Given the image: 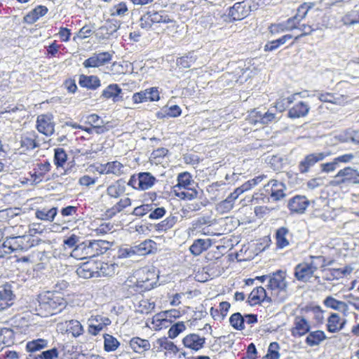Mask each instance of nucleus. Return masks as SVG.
I'll return each instance as SVG.
<instances>
[{
    "label": "nucleus",
    "mask_w": 359,
    "mask_h": 359,
    "mask_svg": "<svg viewBox=\"0 0 359 359\" xmlns=\"http://www.w3.org/2000/svg\"><path fill=\"white\" fill-rule=\"evenodd\" d=\"M37 315L46 317L60 312L66 306V301L57 292L46 291L39 295Z\"/></svg>",
    "instance_id": "obj_1"
},
{
    "label": "nucleus",
    "mask_w": 359,
    "mask_h": 359,
    "mask_svg": "<svg viewBox=\"0 0 359 359\" xmlns=\"http://www.w3.org/2000/svg\"><path fill=\"white\" fill-rule=\"evenodd\" d=\"M109 249V243L103 240L85 241L74 248L71 256L76 259H84L102 255Z\"/></svg>",
    "instance_id": "obj_2"
},
{
    "label": "nucleus",
    "mask_w": 359,
    "mask_h": 359,
    "mask_svg": "<svg viewBox=\"0 0 359 359\" xmlns=\"http://www.w3.org/2000/svg\"><path fill=\"white\" fill-rule=\"evenodd\" d=\"M285 276V272L281 270L269 274L267 287L273 291L272 294L275 296L274 301L278 303L284 302L287 297Z\"/></svg>",
    "instance_id": "obj_3"
},
{
    "label": "nucleus",
    "mask_w": 359,
    "mask_h": 359,
    "mask_svg": "<svg viewBox=\"0 0 359 359\" xmlns=\"http://www.w3.org/2000/svg\"><path fill=\"white\" fill-rule=\"evenodd\" d=\"M173 20L170 18L165 11H156L149 10L140 19V26L142 29H149L154 23H170Z\"/></svg>",
    "instance_id": "obj_4"
},
{
    "label": "nucleus",
    "mask_w": 359,
    "mask_h": 359,
    "mask_svg": "<svg viewBox=\"0 0 359 359\" xmlns=\"http://www.w3.org/2000/svg\"><path fill=\"white\" fill-rule=\"evenodd\" d=\"M126 190L125 181L118 180L107 187L105 194L101 196L102 202L105 207L111 205L114 200L119 198L126 192Z\"/></svg>",
    "instance_id": "obj_5"
},
{
    "label": "nucleus",
    "mask_w": 359,
    "mask_h": 359,
    "mask_svg": "<svg viewBox=\"0 0 359 359\" xmlns=\"http://www.w3.org/2000/svg\"><path fill=\"white\" fill-rule=\"evenodd\" d=\"M331 184L334 186L359 184V172L352 167H346L337 173Z\"/></svg>",
    "instance_id": "obj_6"
},
{
    "label": "nucleus",
    "mask_w": 359,
    "mask_h": 359,
    "mask_svg": "<svg viewBox=\"0 0 359 359\" xmlns=\"http://www.w3.org/2000/svg\"><path fill=\"white\" fill-rule=\"evenodd\" d=\"M156 182L157 180L151 173L142 172L133 175L127 184L135 189L145 191L151 189Z\"/></svg>",
    "instance_id": "obj_7"
},
{
    "label": "nucleus",
    "mask_w": 359,
    "mask_h": 359,
    "mask_svg": "<svg viewBox=\"0 0 359 359\" xmlns=\"http://www.w3.org/2000/svg\"><path fill=\"white\" fill-rule=\"evenodd\" d=\"M330 155V152H318L305 156L298 165L299 171L302 174L308 172L311 167L318 162L322 161Z\"/></svg>",
    "instance_id": "obj_8"
},
{
    "label": "nucleus",
    "mask_w": 359,
    "mask_h": 359,
    "mask_svg": "<svg viewBox=\"0 0 359 359\" xmlns=\"http://www.w3.org/2000/svg\"><path fill=\"white\" fill-rule=\"evenodd\" d=\"M36 129L46 136H50L55 131L53 116L50 114H41L36 119Z\"/></svg>",
    "instance_id": "obj_9"
},
{
    "label": "nucleus",
    "mask_w": 359,
    "mask_h": 359,
    "mask_svg": "<svg viewBox=\"0 0 359 359\" xmlns=\"http://www.w3.org/2000/svg\"><path fill=\"white\" fill-rule=\"evenodd\" d=\"M264 189L266 192L270 195L271 198L274 201H280L286 196L285 193L286 190L285 184L276 180H270L264 186Z\"/></svg>",
    "instance_id": "obj_10"
},
{
    "label": "nucleus",
    "mask_w": 359,
    "mask_h": 359,
    "mask_svg": "<svg viewBox=\"0 0 359 359\" xmlns=\"http://www.w3.org/2000/svg\"><path fill=\"white\" fill-rule=\"evenodd\" d=\"M88 332L89 334L96 336L101 332L107 325L111 324V320L109 318L103 317L101 316H92L88 319Z\"/></svg>",
    "instance_id": "obj_11"
},
{
    "label": "nucleus",
    "mask_w": 359,
    "mask_h": 359,
    "mask_svg": "<svg viewBox=\"0 0 359 359\" xmlns=\"http://www.w3.org/2000/svg\"><path fill=\"white\" fill-rule=\"evenodd\" d=\"M112 55L108 52H102L98 54H93L86 60L83 65L85 67H98L102 66L111 60Z\"/></svg>",
    "instance_id": "obj_12"
},
{
    "label": "nucleus",
    "mask_w": 359,
    "mask_h": 359,
    "mask_svg": "<svg viewBox=\"0 0 359 359\" xmlns=\"http://www.w3.org/2000/svg\"><path fill=\"white\" fill-rule=\"evenodd\" d=\"M314 273L307 262L299 263L294 268V277L304 283L309 281Z\"/></svg>",
    "instance_id": "obj_13"
},
{
    "label": "nucleus",
    "mask_w": 359,
    "mask_h": 359,
    "mask_svg": "<svg viewBox=\"0 0 359 359\" xmlns=\"http://www.w3.org/2000/svg\"><path fill=\"white\" fill-rule=\"evenodd\" d=\"M97 267L95 264V261L91 260L83 263L76 269V274L83 278H98L99 274H97Z\"/></svg>",
    "instance_id": "obj_14"
},
{
    "label": "nucleus",
    "mask_w": 359,
    "mask_h": 359,
    "mask_svg": "<svg viewBox=\"0 0 359 359\" xmlns=\"http://www.w3.org/2000/svg\"><path fill=\"white\" fill-rule=\"evenodd\" d=\"M250 6L245 1L237 2L229 8V15L233 20H241L248 15Z\"/></svg>",
    "instance_id": "obj_15"
},
{
    "label": "nucleus",
    "mask_w": 359,
    "mask_h": 359,
    "mask_svg": "<svg viewBox=\"0 0 359 359\" xmlns=\"http://www.w3.org/2000/svg\"><path fill=\"white\" fill-rule=\"evenodd\" d=\"M182 343L186 348L198 351L204 346L205 338L192 333L184 337Z\"/></svg>",
    "instance_id": "obj_16"
},
{
    "label": "nucleus",
    "mask_w": 359,
    "mask_h": 359,
    "mask_svg": "<svg viewBox=\"0 0 359 359\" xmlns=\"http://www.w3.org/2000/svg\"><path fill=\"white\" fill-rule=\"evenodd\" d=\"M309 204V201L304 196H295L288 202V208L293 212L303 213Z\"/></svg>",
    "instance_id": "obj_17"
},
{
    "label": "nucleus",
    "mask_w": 359,
    "mask_h": 359,
    "mask_svg": "<svg viewBox=\"0 0 359 359\" xmlns=\"http://www.w3.org/2000/svg\"><path fill=\"white\" fill-rule=\"evenodd\" d=\"M14 294L11 285H5L0 287V311L7 309L13 304Z\"/></svg>",
    "instance_id": "obj_18"
},
{
    "label": "nucleus",
    "mask_w": 359,
    "mask_h": 359,
    "mask_svg": "<svg viewBox=\"0 0 359 359\" xmlns=\"http://www.w3.org/2000/svg\"><path fill=\"white\" fill-rule=\"evenodd\" d=\"M294 325V327L292 330V334L294 337H302L310 330V324L304 317L296 316Z\"/></svg>",
    "instance_id": "obj_19"
},
{
    "label": "nucleus",
    "mask_w": 359,
    "mask_h": 359,
    "mask_svg": "<svg viewBox=\"0 0 359 359\" xmlns=\"http://www.w3.org/2000/svg\"><path fill=\"white\" fill-rule=\"evenodd\" d=\"M95 264L97 267V274H99V277L112 276L116 273L118 269V264L116 263L95 261Z\"/></svg>",
    "instance_id": "obj_20"
},
{
    "label": "nucleus",
    "mask_w": 359,
    "mask_h": 359,
    "mask_svg": "<svg viewBox=\"0 0 359 359\" xmlns=\"http://www.w3.org/2000/svg\"><path fill=\"white\" fill-rule=\"evenodd\" d=\"M310 110L308 103L300 101L294 104L288 111V116L292 118H297L306 116Z\"/></svg>",
    "instance_id": "obj_21"
},
{
    "label": "nucleus",
    "mask_w": 359,
    "mask_h": 359,
    "mask_svg": "<svg viewBox=\"0 0 359 359\" xmlns=\"http://www.w3.org/2000/svg\"><path fill=\"white\" fill-rule=\"evenodd\" d=\"M130 346L134 352L142 354L151 348V344L147 339L136 337L130 340Z\"/></svg>",
    "instance_id": "obj_22"
},
{
    "label": "nucleus",
    "mask_w": 359,
    "mask_h": 359,
    "mask_svg": "<svg viewBox=\"0 0 359 359\" xmlns=\"http://www.w3.org/2000/svg\"><path fill=\"white\" fill-rule=\"evenodd\" d=\"M323 304L326 307L342 312L344 315H346L348 311V306L346 302L337 300L332 296L327 297Z\"/></svg>",
    "instance_id": "obj_23"
},
{
    "label": "nucleus",
    "mask_w": 359,
    "mask_h": 359,
    "mask_svg": "<svg viewBox=\"0 0 359 359\" xmlns=\"http://www.w3.org/2000/svg\"><path fill=\"white\" fill-rule=\"evenodd\" d=\"M177 184L174 187L175 189L180 190L181 189H189L191 187L195 184L191 175L188 172H183L178 175Z\"/></svg>",
    "instance_id": "obj_24"
},
{
    "label": "nucleus",
    "mask_w": 359,
    "mask_h": 359,
    "mask_svg": "<svg viewBox=\"0 0 359 359\" xmlns=\"http://www.w3.org/2000/svg\"><path fill=\"white\" fill-rule=\"evenodd\" d=\"M130 205L131 200L130 198H121L119 201L115 203L111 207L107 208L106 212L109 216L113 217Z\"/></svg>",
    "instance_id": "obj_25"
},
{
    "label": "nucleus",
    "mask_w": 359,
    "mask_h": 359,
    "mask_svg": "<svg viewBox=\"0 0 359 359\" xmlns=\"http://www.w3.org/2000/svg\"><path fill=\"white\" fill-rule=\"evenodd\" d=\"M210 246L211 242L210 239H197L190 246L189 250L192 255L198 256L207 250Z\"/></svg>",
    "instance_id": "obj_26"
},
{
    "label": "nucleus",
    "mask_w": 359,
    "mask_h": 359,
    "mask_svg": "<svg viewBox=\"0 0 359 359\" xmlns=\"http://www.w3.org/2000/svg\"><path fill=\"white\" fill-rule=\"evenodd\" d=\"M79 83L81 87L95 90L101 85L100 79L97 76L81 75Z\"/></svg>",
    "instance_id": "obj_27"
},
{
    "label": "nucleus",
    "mask_w": 359,
    "mask_h": 359,
    "mask_svg": "<svg viewBox=\"0 0 359 359\" xmlns=\"http://www.w3.org/2000/svg\"><path fill=\"white\" fill-rule=\"evenodd\" d=\"M326 339L327 337L323 330H316L309 333L306 339V343L309 346H318Z\"/></svg>",
    "instance_id": "obj_28"
},
{
    "label": "nucleus",
    "mask_w": 359,
    "mask_h": 359,
    "mask_svg": "<svg viewBox=\"0 0 359 359\" xmlns=\"http://www.w3.org/2000/svg\"><path fill=\"white\" fill-rule=\"evenodd\" d=\"M57 214V208L53 207L52 208H43L37 210L35 212L36 217L39 219L53 222Z\"/></svg>",
    "instance_id": "obj_29"
},
{
    "label": "nucleus",
    "mask_w": 359,
    "mask_h": 359,
    "mask_svg": "<svg viewBox=\"0 0 359 359\" xmlns=\"http://www.w3.org/2000/svg\"><path fill=\"white\" fill-rule=\"evenodd\" d=\"M48 341L45 339H37L28 341L26 349L30 354H36L38 351L48 347Z\"/></svg>",
    "instance_id": "obj_30"
},
{
    "label": "nucleus",
    "mask_w": 359,
    "mask_h": 359,
    "mask_svg": "<svg viewBox=\"0 0 359 359\" xmlns=\"http://www.w3.org/2000/svg\"><path fill=\"white\" fill-rule=\"evenodd\" d=\"M48 12V8L44 6H38L31 12H29L25 18L26 22L34 23L36 22L41 17L44 16Z\"/></svg>",
    "instance_id": "obj_31"
},
{
    "label": "nucleus",
    "mask_w": 359,
    "mask_h": 359,
    "mask_svg": "<svg viewBox=\"0 0 359 359\" xmlns=\"http://www.w3.org/2000/svg\"><path fill=\"white\" fill-rule=\"evenodd\" d=\"M66 331L72 334L74 337H78L83 333V327L81 323L76 320L65 321Z\"/></svg>",
    "instance_id": "obj_32"
},
{
    "label": "nucleus",
    "mask_w": 359,
    "mask_h": 359,
    "mask_svg": "<svg viewBox=\"0 0 359 359\" xmlns=\"http://www.w3.org/2000/svg\"><path fill=\"white\" fill-rule=\"evenodd\" d=\"M15 342L14 331L12 329L3 327L0 329V344L10 346Z\"/></svg>",
    "instance_id": "obj_33"
},
{
    "label": "nucleus",
    "mask_w": 359,
    "mask_h": 359,
    "mask_svg": "<svg viewBox=\"0 0 359 359\" xmlns=\"http://www.w3.org/2000/svg\"><path fill=\"white\" fill-rule=\"evenodd\" d=\"M36 135L35 133H29L21 137L20 145L26 150L34 149L39 147L36 141Z\"/></svg>",
    "instance_id": "obj_34"
},
{
    "label": "nucleus",
    "mask_w": 359,
    "mask_h": 359,
    "mask_svg": "<svg viewBox=\"0 0 359 359\" xmlns=\"http://www.w3.org/2000/svg\"><path fill=\"white\" fill-rule=\"evenodd\" d=\"M249 298L251 301H262L266 302H271V297H267L266 290L263 287H257L254 289L250 294Z\"/></svg>",
    "instance_id": "obj_35"
},
{
    "label": "nucleus",
    "mask_w": 359,
    "mask_h": 359,
    "mask_svg": "<svg viewBox=\"0 0 359 359\" xmlns=\"http://www.w3.org/2000/svg\"><path fill=\"white\" fill-rule=\"evenodd\" d=\"M121 93V88L117 84H110L103 90L102 97L106 99L111 98L114 102H116Z\"/></svg>",
    "instance_id": "obj_36"
},
{
    "label": "nucleus",
    "mask_w": 359,
    "mask_h": 359,
    "mask_svg": "<svg viewBox=\"0 0 359 359\" xmlns=\"http://www.w3.org/2000/svg\"><path fill=\"white\" fill-rule=\"evenodd\" d=\"M289 233V230L286 227H280L277 229L276 233V245L278 248L283 249L289 245V241L286 236Z\"/></svg>",
    "instance_id": "obj_37"
},
{
    "label": "nucleus",
    "mask_w": 359,
    "mask_h": 359,
    "mask_svg": "<svg viewBox=\"0 0 359 359\" xmlns=\"http://www.w3.org/2000/svg\"><path fill=\"white\" fill-rule=\"evenodd\" d=\"M252 114V116L257 118L255 123L259 122L262 124H269L277 120L276 114L271 111H266L264 114H261L259 111H253Z\"/></svg>",
    "instance_id": "obj_38"
},
{
    "label": "nucleus",
    "mask_w": 359,
    "mask_h": 359,
    "mask_svg": "<svg viewBox=\"0 0 359 359\" xmlns=\"http://www.w3.org/2000/svg\"><path fill=\"white\" fill-rule=\"evenodd\" d=\"M154 281H151V279L148 276L145 278H140L137 280L135 285L136 289L135 291L142 292L146 290H149L154 287Z\"/></svg>",
    "instance_id": "obj_39"
},
{
    "label": "nucleus",
    "mask_w": 359,
    "mask_h": 359,
    "mask_svg": "<svg viewBox=\"0 0 359 359\" xmlns=\"http://www.w3.org/2000/svg\"><path fill=\"white\" fill-rule=\"evenodd\" d=\"M104 339V349L107 352L116 351L120 345L117 339L111 334H105Z\"/></svg>",
    "instance_id": "obj_40"
},
{
    "label": "nucleus",
    "mask_w": 359,
    "mask_h": 359,
    "mask_svg": "<svg viewBox=\"0 0 359 359\" xmlns=\"http://www.w3.org/2000/svg\"><path fill=\"white\" fill-rule=\"evenodd\" d=\"M339 316L336 313H332L327 320V330L331 333L339 332Z\"/></svg>",
    "instance_id": "obj_41"
},
{
    "label": "nucleus",
    "mask_w": 359,
    "mask_h": 359,
    "mask_svg": "<svg viewBox=\"0 0 359 359\" xmlns=\"http://www.w3.org/2000/svg\"><path fill=\"white\" fill-rule=\"evenodd\" d=\"M135 256H142L151 252L152 241L151 240L144 241L139 245L133 246Z\"/></svg>",
    "instance_id": "obj_42"
},
{
    "label": "nucleus",
    "mask_w": 359,
    "mask_h": 359,
    "mask_svg": "<svg viewBox=\"0 0 359 359\" xmlns=\"http://www.w3.org/2000/svg\"><path fill=\"white\" fill-rule=\"evenodd\" d=\"M117 259H133L135 258V252L133 246L128 245H122L117 251Z\"/></svg>",
    "instance_id": "obj_43"
},
{
    "label": "nucleus",
    "mask_w": 359,
    "mask_h": 359,
    "mask_svg": "<svg viewBox=\"0 0 359 359\" xmlns=\"http://www.w3.org/2000/svg\"><path fill=\"white\" fill-rule=\"evenodd\" d=\"M58 357V351L53 348L39 354H29L27 359H55Z\"/></svg>",
    "instance_id": "obj_44"
},
{
    "label": "nucleus",
    "mask_w": 359,
    "mask_h": 359,
    "mask_svg": "<svg viewBox=\"0 0 359 359\" xmlns=\"http://www.w3.org/2000/svg\"><path fill=\"white\" fill-rule=\"evenodd\" d=\"M108 167L109 175L112 174L116 177H119L124 174L125 166L118 161H114L107 163Z\"/></svg>",
    "instance_id": "obj_45"
},
{
    "label": "nucleus",
    "mask_w": 359,
    "mask_h": 359,
    "mask_svg": "<svg viewBox=\"0 0 359 359\" xmlns=\"http://www.w3.org/2000/svg\"><path fill=\"white\" fill-rule=\"evenodd\" d=\"M229 323L237 330L245 329L244 317L238 312L234 313L230 316Z\"/></svg>",
    "instance_id": "obj_46"
},
{
    "label": "nucleus",
    "mask_w": 359,
    "mask_h": 359,
    "mask_svg": "<svg viewBox=\"0 0 359 359\" xmlns=\"http://www.w3.org/2000/svg\"><path fill=\"white\" fill-rule=\"evenodd\" d=\"M187 191H180L178 189H175V195L182 200H194L197 198L198 192L194 188L187 189Z\"/></svg>",
    "instance_id": "obj_47"
},
{
    "label": "nucleus",
    "mask_w": 359,
    "mask_h": 359,
    "mask_svg": "<svg viewBox=\"0 0 359 359\" xmlns=\"http://www.w3.org/2000/svg\"><path fill=\"white\" fill-rule=\"evenodd\" d=\"M311 260L307 262L311 269L315 272L320 268H323L327 265L326 259L323 256H311Z\"/></svg>",
    "instance_id": "obj_48"
},
{
    "label": "nucleus",
    "mask_w": 359,
    "mask_h": 359,
    "mask_svg": "<svg viewBox=\"0 0 359 359\" xmlns=\"http://www.w3.org/2000/svg\"><path fill=\"white\" fill-rule=\"evenodd\" d=\"M315 6L314 2H305L302 4L297 9V12L295 15L296 17H297L298 21H301L303 19H304L309 11L313 8Z\"/></svg>",
    "instance_id": "obj_49"
},
{
    "label": "nucleus",
    "mask_w": 359,
    "mask_h": 359,
    "mask_svg": "<svg viewBox=\"0 0 359 359\" xmlns=\"http://www.w3.org/2000/svg\"><path fill=\"white\" fill-rule=\"evenodd\" d=\"M67 156L62 148L55 149L54 162L57 167H62L67 161Z\"/></svg>",
    "instance_id": "obj_50"
},
{
    "label": "nucleus",
    "mask_w": 359,
    "mask_h": 359,
    "mask_svg": "<svg viewBox=\"0 0 359 359\" xmlns=\"http://www.w3.org/2000/svg\"><path fill=\"white\" fill-rule=\"evenodd\" d=\"M234 204L227 198L216 205V210L220 214L229 212L233 208Z\"/></svg>",
    "instance_id": "obj_51"
},
{
    "label": "nucleus",
    "mask_w": 359,
    "mask_h": 359,
    "mask_svg": "<svg viewBox=\"0 0 359 359\" xmlns=\"http://www.w3.org/2000/svg\"><path fill=\"white\" fill-rule=\"evenodd\" d=\"M186 326L184 322H177L172 325L168 330V337L171 339H175L180 333L184 331Z\"/></svg>",
    "instance_id": "obj_52"
},
{
    "label": "nucleus",
    "mask_w": 359,
    "mask_h": 359,
    "mask_svg": "<svg viewBox=\"0 0 359 359\" xmlns=\"http://www.w3.org/2000/svg\"><path fill=\"white\" fill-rule=\"evenodd\" d=\"M196 57L191 53L177 60V65L182 68H189L195 62Z\"/></svg>",
    "instance_id": "obj_53"
},
{
    "label": "nucleus",
    "mask_w": 359,
    "mask_h": 359,
    "mask_svg": "<svg viewBox=\"0 0 359 359\" xmlns=\"http://www.w3.org/2000/svg\"><path fill=\"white\" fill-rule=\"evenodd\" d=\"M301 95V93H295L289 96L286 98H280L276 104V108L278 109L280 111L287 107L291 103H292L297 95Z\"/></svg>",
    "instance_id": "obj_54"
},
{
    "label": "nucleus",
    "mask_w": 359,
    "mask_h": 359,
    "mask_svg": "<svg viewBox=\"0 0 359 359\" xmlns=\"http://www.w3.org/2000/svg\"><path fill=\"white\" fill-rule=\"evenodd\" d=\"M330 276H325V280H332L343 278L345 274L348 273L346 269H329Z\"/></svg>",
    "instance_id": "obj_55"
},
{
    "label": "nucleus",
    "mask_w": 359,
    "mask_h": 359,
    "mask_svg": "<svg viewBox=\"0 0 359 359\" xmlns=\"http://www.w3.org/2000/svg\"><path fill=\"white\" fill-rule=\"evenodd\" d=\"M128 11V9L126 4L124 2H120L112 7L111 9V15L123 16Z\"/></svg>",
    "instance_id": "obj_56"
},
{
    "label": "nucleus",
    "mask_w": 359,
    "mask_h": 359,
    "mask_svg": "<svg viewBox=\"0 0 359 359\" xmlns=\"http://www.w3.org/2000/svg\"><path fill=\"white\" fill-rule=\"evenodd\" d=\"M158 342L161 348L167 351H170L173 353H177L178 351V348L176 345L172 341H169L166 338L159 339Z\"/></svg>",
    "instance_id": "obj_57"
},
{
    "label": "nucleus",
    "mask_w": 359,
    "mask_h": 359,
    "mask_svg": "<svg viewBox=\"0 0 359 359\" xmlns=\"http://www.w3.org/2000/svg\"><path fill=\"white\" fill-rule=\"evenodd\" d=\"M211 223L210 217H201L192 222V229L197 230L203 227L204 225H210Z\"/></svg>",
    "instance_id": "obj_58"
},
{
    "label": "nucleus",
    "mask_w": 359,
    "mask_h": 359,
    "mask_svg": "<svg viewBox=\"0 0 359 359\" xmlns=\"http://www.w3.org/2000/svg\"><path fill=\"white\" fill-rule=\"evenodd\" d=\"M151 211V206L149 204L142 205L136 207L133 212V214L135 216L142 217Z\"/></svg>",
    "instance_id": "obj_59"
},
{
    "label": "nucleus",
    "mask_w": 359,
    "mask_h": 359,
    "mask_svg": "<svg viewBox=\"0 0 359 359\" xmlns=\"http://www.w3.org/2000/svg\"><path fill=\"white\" fill-rule=\"evenodd\" d=\"M357 21L354 11L348 12L341 18V22L344 25H353L357 24Z\"/></svg>",
    "instance_id": "obj_60"
},
{
    "label": "nucleus",
    "mask_w": 359,
    "mask_h": 359,
    "mask_svg": "<svg viewBox=\"0 0 359 359\" xmlns=\"http://www.w3.org/2000/svg\"><path fill=\"white\" fill-rule=\"evenodd\" d=\"M277 347V343H271L269 347L267 354L264 356V359H279V353L277 351L273 349V348Z\"/></svg>",
    "instance_id": "obj_61"
},
{
    "label": "nucleus",
    "mask_w": 359,
    "mask_h": 359,
    "mask_svg": "<svg viewBox=\"0 0 359 359\" xmlns=\"http://www.w3.org/2000/svg\"><path fill=\"white\" fill-rule=\"evenodd\" d=\"M318 98L322 102H330L333 104L339 103L340 100L339 97H335L333 94L328 93L320 94Z\"/></svg>",
    "instance_id": "obj_62"
},
{
    "label": "nucleus",
    "mask_w": 359,
    "mask_h": 359,
    "mask_svg": "<svg viewBox=\"0 0 359 359\" xmlns=\"http://www.w3.org/2000/svg\"><path fill=\"white\" fill-rule=\"evenodd\" d=\"M321 170L323 172L329 173L334 171L337 168H339L337 163H336L335 160L334 159L332 161L326 163H322L320 165Z\"/></svg>",
    "instance_id": "obj_63"
},
{
    "label": "nucleus",
    "mask_w": 359,
    "mask_h": 359,
    "mask_svg": "<svg viewBox=\"0 0 359 359\" xmlns=\"http://www.w3.org/2000/svg\"><path fill=\"white\" fill-rule=\"evenodd\" d=\"M166 212L164 208H156L154 210L150 211L149 218L151 219H158L163 217Z\"/></svg>",
    "instance_id": "obj_64"
}]
</instances>
